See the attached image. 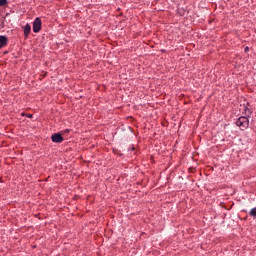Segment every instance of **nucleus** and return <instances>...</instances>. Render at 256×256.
I'll list each match as a JSON object with an SVG mask.
<instances>
[{
    "label": "nucleus",
    "instance_id": "7",
    "mask_svg": "<svg viewBox=\"0 0 256 256\" xmlns=\"http://www.w3.org/2000/svg\"><path fill=\"white\" fill-rule=\"evenodd\" d=\"M244 112H245V117H249V115H251V110H249V108L244 107Z\"/></svg>",
    "mask_w": 256,
    "mask_h": 256
},
{
    "label": "nucleus",
    "instance_id": "1",
    "mask_svg": "<svg viewBox=\"0 0 256 256\" xmlns=\"http://www.w3.org/2000/svg\"><path fill=\"white\" fill-rule=\"evenodd\" d=\"M237 127H240V129H247L249 127V117L247 116H242L239 117L238 120L236 121Z\"/></svg>",
    "mask_w": 256,
    "mask_h": 256
},
{
    "label": "nucleus",
    "instance_id": "11",
    "mask_svg": "<svg viewBox=\"0 0 256 256\" xmlns=\"http://www.w3.org/2000/svg\"><path fill=\"white\" fill-rule=\"evenodd\" d=\"M132 151H135V148H134V147H132Z\"/></svg>",
    "mask_w": 256,
    "mask_h": 256
},
{
    "label": "nucleus",
    "instance_id": "3",
    "mask_svg": "<svg viewBox=\"0 0 256 256\" xmlns=\"http://www.w3.org/2000/svg\"><path fill=\"white\" fill-rule=\"evenodd\" d=\"M53 143H63V136L59 133H55L51 137Z\"/></svg>",
    "mask_w": 256,
    "mask_h": 256
},
{
    "label": "nucleus",
    "instance_id": "5",
    "mask_svg": "<svg viewBox=\"0 0 256 256\" xmlns=\"http://www.w3.org/2000/svg\"><path fill=\"white\" fill-rule=\"evenodd\" d=\"M30 33H31V25L26 24L24 26V37H29Z\"/></svg>",
    "mask_w": 256,
    "mask_h": 256
},
{
    "label": "nucleus",
    "instance_id": "9",
    "mask_svg": "<svg viewBox=\"0 0 256 256\" xmlns=\"http://www.w3.org/2000/svg\"><path fill=\"white\" fill-rule=\"evenodd\" d=\"M244 51H245V53H247L249 51V46L245 47Z\"/></svg>",
    "mask_w": 256,
    "mask_h": 256
},
{
    "label": "nucleus",
    "instance_id": "4",
    "mask_svg": "<svg viewBox=\"0 0 256 256\" xmlns=\"http://www.w3.org/2000/svg\"><path fill=\"white\" fill-rule=\"evenodd\" d=\"M7 45V36H0V49L6 47Z\"/></svg>",
    "mask_w": 256,
    "mask_h": 256
},
{
    "label": "nucleus",
    "instance_id": "10",
    "mask_svg": "<svg viewBox=\"0 0 256 256\" xmlns=\"http://www.w3.org/2000/svg\"><path fill=\"white\" fill-rule=\"evenodd\" d=\"M28 117H29V118H31V117H32V115H31V114H28Z\"/></svg>",
    "mask_w": 256,
    "mask_h": 256
},
{
    "label": "nucleus",
    "instance_id": "6",
    "mask_svg": "<svg viewBox=\"0 0 256 256\" xmlns=\"http://www.w3.org/2000/svg\"><path fill=\"white\" fill-rule=\"evenodd\" d=\"M250 217L256 219V207L252 208L249 212Z\"/></svg>",
    "mask_w": 256,
    "mask_h": 256
},
{
    "label": "nucleus",
    "instance_id": "8",
    "mask_svg": "<svg viewBox=\"0 0 256 256\" xmlns=\"http://www.w3.org/2000/svg\"><path fill=\"white\" fill-rule=\"evenodd\" d=\"M3 5H7V0H0V7H3Z\"/></svg>",
    "mask_w": 256,
    "mask_h": 256
},
{
    "label": "nucleus",
    "instance_id": "2",
    "mask_svg": "<svg viewBox=\"0 0 256 256\" xmlns=\"http://www.w3.org/2000/svg\"><path fill=\"white\" fill-rule=\"evenodd\" d=\"M34 33H39L41 31V18H36L33 22Z\"/></svg>",
    "mask_w": 256,
    "mask_h": 256
}]
</instances>
